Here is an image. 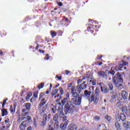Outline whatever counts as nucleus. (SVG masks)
Instances as JSON below:
<instances>
[{"label": "nucleus", "instance_id": "nucleus-31", "mask_svg": "<svg viewBox=\"0 0 130 130\" xmlns=\"http://www.w3.org/2000/svg\"><path fill=\"white\" fill-rule=\"evenodd\" d=\"M115 127H116L117 129H118V130H120L121 129L120 125L119 124V123L116 122L115 123Z\"/></svg>", "mask_w": 130, "mask_h": 130}, {"label": "nucleus", "instance_id": "nucleus-23", "mask_svg": "<svg viewBox=\"0 0 130 130\" xmlns=\"http://www.w3.org/2000/svg\"><path fill=\"white\" fill-rule=\"evenodd\" d=\"M58 110L59 116L60 117H62L64 115V114H63V111H62V110H61V109H60V108H58Z\"/></svg>", "mask_w": 130, "mask_h": 130}, {"label": "nucleus", "instance_id": "nucleus-32", "mask_svg": "<svg viewBox=\"0 0 130 130\" xmlns=\"http://www.w3.org/2000/svg\"><path fill=\"white\" fill-rule=\"evenodd\" d=\"M57 93H58V90L57 89L53 90V92H52V97H53L55 94H57Z\"/></svg>", "mask_w": 130, "mask_h": 130}, {"label": "nucleus", "instance_id": "nucleus-6", "mask_svg": "<svg viewBox=\"0 0 130 130\" xmlns=\"http://www.w3.org/2000/svg\"><path fill=\"white\" fill-rule=\"evenodd\" d=\"M86 81H84L80 85L77 86L78 90H85L87 88V85L85 84Z\"/></svg>", "mask_w": 130, "mask_h": 130}, {"label": "nucleus", "instance_id": "nucleus-10", "mask_svg": "<svg viewBox=\"0 0 130 130\" xmlns=\"http://www.w3.org/2000/svg\"><path fill=\"white\" fill-rule=\"evenodd\" d=\"M101 91L102 92H104V93H105V94H107V93L109 92V89H108L106 86H101Z\"/></svg>", "mask_w": 130, "mask_h": 130}, {"label": "nucleus", "instance_id": "nucleus-33", "mask_svg": "<svg viewBox=\"0 0 130 130\" xmlns=\"http://www.w3.org/2000/svg\"><path fill=\"white\" fill-rule=\"evenodd\" d=\"M116 98V95H113L111 96V99H110V102H111L112 103H113V102H114L113 100H115V99Z\"/></svg>", "mask_w": 130, "mask_h": 130}, {"label": "nucleus", "instance_id": "nucleus-61", "mask_svg": "<svg viewBox=\"0 0 130 130\" xmlns=\"http://www.w3.org/2000/svg\"><path fill=\"white\" fill-rule=\"evenodd\" d=\"M93 82V80L92 79H88L87 83H92Z\"/></svg>", "mask_w": 130, "mask_h": 130}, {"label": "nucleus", "instance_id": "nucleus-1", "mask_svg": "<svg viewBox=\"0 0 130 130\" xmlns=\"http://www.w3.org/2000/svg\"><path fill=\"white\" fill-rule=\"evenodd\" d=\"M117 75L118 76L117 78H116V79L115 78H113V82L115 85H116L118 90H121L123 88L122 85L117 83H122L123 82V79L121 78V75H120L119 73H117Z\"/></svg>", "mask_w": 130, "mask_h": 130}, {"label": "nucleus", "instance_id": "nucleus-43", "mask_svg": "<svg viewBox=\"0 0 130 130\" xmlns=\"http://www.w3.org/2000/svg\"><path fill=\"white\" fill-rule=\"evenodd\" d=\"M108 87H109L110 90H113V85H112V84H109Z\"/></svg>", "mask_w": 130, "mask_h": 130}, {"label": "nucleus", "instance_id": "nucleus-48", "mask_svg": "<svg viewBox=\"0 0 130 130\" xmlns=\"http://www.w3.org/2000/svg\"><path fill=\"white\" fill-rule=\"evenodd\" d=\"M73 92H76V90H75V87H72L71 88V93H73Z\"/></svg>", "mask_w": 130, "mask_h": 130}, {"label": "nucleus", "instance_id": "nucleus-51", "mask_svg": "<svg viewBox=\"0 0 130 130\" xmlns=\"http://www.w3.org/2000/svg\"><path fill=\"white\" fill-rule=\"evenodd\" d=\"M109 74H110L111 75H112L113 76V75H114V71H109Z\"/></svg>", "mask_w": 130, "mask_h": 130}, {"label": "nucleus", "instance_id": "nucleus-4", "mask_svg": "<svg viewBox=\"0 0 130 130\" xmlns=\"http://www.w3.org/2000/svg\"><path fill=\"white\" fill-rule=\"evenodd\" d=\"M47 108V106L46 105H41L39 104L38 106V110L40 112H45V110H46V109Z\"/></svg>", "mask_w": 130, "mask_h": 130}, {"label": "nucleus", "instance_id": "nucleus-36", "mask_svg": "<svg viewBox=\"0 0 130 130\" xmlns=\"http://www.w3.org/2000/svg\"><path fill=\"white\" fill-rule=\"evenodd\" d=\"M105 117L108 121H111V117L108 116V115H106Z\"/></svg>", "mask_w": 130, "mask_h": 130}, {"label": "nucleus", "instance_id": "nucleus-57", "mask_svg": "<svg viewBox=\"0 0 130 130\" xmlns=\"http://www.w3.org/2000/svg\"><path fill=\"white\" fill-rule=\"evenodd\" d=\"M48 130H54L51 126H49Z\"/></svg>", "mask_w": 130, "mask_h": 130}, {"label": "nucleus", "instance_id": "nucleus-13", "mask_svg": "<svg viewBox=\"0 0 130 130\" xmlns=\"http://www.w3.org/2000/svg\"><path fill=\"white\" fill-rule=\"evenodd\" d=\"M106 126L104 124H102L98 127V130H106Z\"/></svg>", "mask_w": 130, "mask_h": 130}, {"label": "nucleus", "instance_id": "nucleus-41", "mask_svg": "<svg viewBox=\"0 0 130 130\" xmlns=\"http://www.w3.org/2000/svg\"><path fill=\"white\" fill-rule=\"evenodd\" d=\"M59 92H60L61 95H63L64 91H63V89H62V87L59 88Z\"/></svg>", "mask_w": 130, "mask_h": 130}, {"label": "nucleus", "instance_id": "nucleus-29", "mask_svg": "<svg viewBox=\"0 0 130 130\" xmlns=\"http://www.w3.org/2000/svg\"><path fill=\"white\" fill-rule=\"evenodd\" d=\"M32 96V93L31 92H28L27 96L25 98L26 100H29L30 99V98Z\"/></svg>", "mask_w": 130, "mask_h": 130}, {"label": "nucleus", "instance_id": "nucleus-38", "mask_svg": "<svg viewBox=\"0 0 130 130\" xmlns=\"http://www.w3.org/2000/svg\"><path fill=\"white\" fill-rule=\"evenodd\" d=\"M122 112H126V111H127V107H126V106H124L122 107Z\"/></svg>", "mask_w": 130, "mask_h": 130}, {"label": "nucleus", "instance_id": "nucleus-39", "mask_svg": "<svg viewBox=\"0 0 130 130\" xmlns=\"http://www.w3.org/2000/svg\"><path fill=\"white\" fill-rule=\"evenodd\" d=\"M54 127L56 129H57V128H58V127H59V125L58 124V122H55V123H54Z\"/></svg>", "mask_w": 130, "mask_h": 130}, {"label": "nucleus", "instance_id": "nucleus-56", "mask_svg": "<svg viewBox=\"0 0 130 130\" xmlns=\"http://www.w3.org/2000/svg\"><path fill=\"white\" fill-rule=\"evenodd\" d=\"M65 73H66V75H69L70 74V72L68 70H66Z\"/></svg>", "mask_w": 130, "mask_h": 130}, {"label": "nucleus", "instance_id": "nucleus-11", "mask_svg": "<svg viewBox=\"0 0 130 130\" xmlns=\"http://www.w3.org/2000/svg\"><path fill=\"white\" fill-rule=\"evenodd\" d=\"M121 96L123 99L125 100L127 99V96H128V94H127V92L125 91V90H123L121 93Z\"/></svg>", "mask_w": 130, "mask_h": 130}, {"label": "nucleus", "instance_id": "nucleus-52", "mask_svg": "<svg viewBox=\"0 0 130 130\" xmlns=\"http://www.w3.org/2000/svg\"><path fill=\"white\" fill-rule=\"evenodd\" d=\"M57 5L59 6V7H62V3H61V2L58 3Z\"/></svg>", "mask_w": 130, "mask_h": 130}, {"label": "nucleus", "instance_id": "nucleus-59", "mask_svg": "<svg viewBox=\"0 0 130 130\" xmlns=\"http://www.w3.org/2000/svg\"><path fill=\"white\" fill-rule=\"evenodd\" d=\"M92 84L93 86H95V85H96V82L95 81L93 80Z\"/></svg>", "mask_w": 130, "mask_h": 130}, {"label": "nucleus", "instance_id": "nucleus-25", "mask_svg": "<svg viewBox=\"0 0 130 130\" xmlns=\"http://www.w3.org/2000/svg\"><path fill=\"white\" fill-rule=\"evenodd\" d=\"M90 94H91V92H89L88 91V90L84 91V95L86 97H87V98H89V97H90Z\"/></svg>", "mask_w": 130, "mask_h": 130}, {"label": "nucleus", "instance_id": "nucleus-19", "mask_svg": "<svg viewBox=\"0 0 130 130\" xmlns=\"http://www.w3.org/2000/svg\"><path fill=\"white\" fill-rule=\"evenodd\" d=\"M24 107H26V110H30L31 109V104L29 103H25L24 106Z\"/></svg>", "mask_w": 130, "mask_h": 130}, {"label": "nucleus", "instance_id": "nucleus-58", "mask_svg": "<svg viewBox=\"0 0 130 130\" xmlns=\"http://www.w3.org/2000/svg\"><path fill=\"white\" fill-rule=\"evenodd\" d=\"M58 97H59V94H57L54 96V98H58Z\"/></svg>", "mask_w": 130, "mask_h": 130}, {"label": "nucleus", "instance_id": "nucleus-60", "mask_svg": "<svg viewBox=\"0 0 130 130\" xmlns=\"http://www.w3.org/2000/svg\"><path fill=\"white\" fill-rule=\"evenodd\" d=\"M25 119H26V117H25V116H23V117L21 118V120H24Z\"/></svg>", "mask_w": 130, "mask_h": 130}, {"label": "nucleus", "instance_id": "nucleus-15", "mask_svg": "<svg viewBox=\"0 0 130 130\" xmlns=\"http://www.w3.org/2000/svg\"><path fill=\"white\" fill-rule=\"evenodd\" d=\"M98 76H100V77H102L103 78H105L106 77V74L104 71H99L98 73Z\"/></svg>", "mask_w": 130, "mask_h": 130}, {"label": "nucleus", "instance_id": "nucleus-47", "mask_svg": "<svg viewBox=\"0 0 130 130\" xmlns=\"http://www.w3.org/2000/svg\"><path fill=\"white\" fill-rule=\"evenodd\" d=\"M94 88H95V87H94V86H90L89 87V90H90V92H94Z\"/></svg>", "mask_w": 130, "mask_h": 130}, {"label": "nucleus", "instance_id": "nucleus-62", "mask_svg": "<svg viewBox=\"0 0 130 130\" xmlns=\"http://www.w3.org/2000/svg\"><path fill=\"white\" fill-rule=\"evenodd\" d=\"M29 114L28 112H25L24 114H22L23 116H26V115H28Z\"/></svg>", "mask_w": 130, "mask_h": 130}, {"label": "nucleus", "instance_id": "nucleus-42", "mask_svg": "<svg viewBox=\"0 0 130 130\" xmlns=\"http://www.w3.org/2000/svg\"><path fill=\"white\" fill-rule=\"evenodd\" d=\"M99 93H100V91L98 90V88H97L96 87L95 90V95H96V96H98V95H99Z\"/></svg>", "mask_w": 130, "mask_h": 130}, {"label": "nucleus", "instance_id": "nucleus-7", "mask_svg": "<svg viewBox=\"0 0 130 130\" xmlns=\"http://www.w3.org/2000/svg\"><path fill=\"white\" fill-rule=\"evenodd\" d=\"M82 102V99L80 97L76 98L74 101V104L75 105H80Z\"/></svg>", "mask_w": 130, "mask_h": 130}, {"label": "nucleus", "instance_id": "nucleus-45", "mask_svg": "<svg viewBox=\"0 0 130 130\" xmlns=\"http://www.w3.org/2000/svg\"><path fill=\"white\" fill-rule=\"evenodd\" d=\"M33 123L35 126H37V121H36L35 118H34Z\"/></svg>", "mask_w": 130, "mask_h": 130}, {"label": "nucleus", "instance_id": "nucleus-14", "mask_svg": "<svg viewBox=\"0 0 130 130\" xmlns=\"http://www.w3.org/2000/svg\"><path fill=\"white\" fill-rule=\"evenodd\" d=\"M47 98H44L40 100V101H41L40 104L45 105V104H46V102H47Z\"/></svg>", "mask_w": 130, "mask_h": 130}, {"label": "nucleus", "instance_id": "nucleus-27", "mask_svg": "<svg viewBox=\"0 0 130 130\" xmlns=\"http://www.w3.org/2000/svg\"><path fill=\"white\" fill-rule=\"evenodd\" d=\"M15 110H16V106L14 105L13 107V106L11 105L10 106V111H11V112L14 113V112H15Z\"/></svg>", "mask_w": 130, "mask_h": 130}, {"label": "nucleus", "instance_id": "nucleus-22", "mask_svg": "<svg viewBox=\"0 0 130 130\" xmlns=\"http://www.w3.org/2000/svg\"><path fill=\"white\" fill-rule=\"evenodd\" d=\"M90 100L93 102H95V103H97L98 101V99L97 98H95V96L92 94L91 96Z\"/></svg>", "mask_w": 130, "mask_h": 130}, {"label": "nucleus", "instance_id": "nucleus-20", "mask_svg": "<svg viewBox=\"0 0 130 130\" xmlns=\"http://www.w3.org/2000/svg\"><path fill=\"white\" fill-rule=\"evenodd\" d=\"M2 116H6L8 114V110L7 109L3 108L2 110Z\"/></svg>", "mask_w": 130, "mask_h": 130}, {"label": "nucleus", "instance_id": "nucleus-64", "mask_svg": "<svg viewBox=\"0 0 130 130\" xmlns=\"http://www.w3.org/2000/svg\"><path fill=\"white\" fill-rule=\"evenodd\" d=\"M98 66H102V64H103V62H98Z\"/></svg>", "mask_w": 130, "mask_h": 130}, {"label": "nucleus", "instance_id": "nucleus-3", "mask_svg": "<svg viewBox=\"0 0 130 130\" xmlns=\"http://www.w3.org/2000/svg\"><path fill=\"white\" fill-rule=\"evenodd\" d=\"M121 62L122 64H120L116 66L115 70L117 71V72H118V71H121L123 66H127V64H128V62L124 61L123 60H121Z\"/></svg>", "mask_w": 130, "mask_h": 130}, {"label": "nucleus", "instance_id": "nucleus-35", "mask_svg": "<svg viewBox=\"0 0 130 130\" xmlns=\"http://www.w3.org/2000/svg\"><path fill=\"white\" fill-rule=\"evenodd\" d=\"M51 35L52 36V38H54L56 36V32L55 31H51Z\"/></svg>", "mask_w": 130, "mask_h": 130}, {"label": "nucleus", "instance_id": "nucleus-40", "mask_svg": "<svg viewBox=\"0 0 130 130\" xmlns=\"http://www.w3.org/2000/svg\"><path fill=\"white\" fill-rule=\"evenodd\" d=\"M44 86V83H41L39 85H38V88L39 89H42Z\"/></svg>", "mask_w": 130, "mask_h": 130}, {"label": "nucleus", "instance_id": "nucleus-18", "mask_svg": "<svg viewBox=\"0 0 130 130\" xmlns=\"http://www.w3.org/2000/svg\"><path fill=\"white\" fill-rule=\"evenodd\" d=\"M68 126V122H66L64 124H61L60 125V128L63 130L66 129Z\"/></svg>", "mask_w": 130, "mask_h": 130}, {"label": "nucleus", "instance_id": "nucleus-44", "mask_svg": "<svg viewBox=\"0 0 130 130\" xmlns=\"http://www.w3.org/2000/svg\"><path fill=\"white\" fill-rule=\"evenodd\" d=\"M51 112H52V113H55V112H56V108H51Z\"/></svg>", "mask_w": 130, "mask_h": 130}, {"label": "nucleus", "instance_id": "nucleus-49", "mask_svg": "<svg viewBox=\"0 0 130 130\" xmlns=\"http://www.w3.org/2000/svg\"><path fill=\"white\" fill-rule=\"evenodd\" d=\"M66 96L67 98H68V99H70V93L67 92L66 93Z\"/></svg>", "mask_w": 130, "mask_h": 130}, {"label": "nucleus", "instance_id": "nucleus-2", "mask_svg": "<svg viewBox=\"0 0 130 130\" xmlns=\"http://www.w3.org/2000/svg\"><path fill=\"white\" fill-rule=\"evenodd\" d=\"M74 109L75 108L74 105L72 103V102L69 101L65 105L64 112L65 114H68V113H73Z\"/></svg>", "mask_w": 130, "mask_h": 130}, {"label": "nucleus", "instance_id": "nucleus-50", "mask_svg": "<svg viewBox=\"0 0 130 130\" xmlns=\"http://www.w3.org/2000/svg\"><path fill=\"white\" fill-rule=\"evenodd\" d=\"M7 101H8V99H5L4 101H3V105H6V104L7 103Z\"/></svg>", "mask_w": 130, "mask_h": 130}, {"label": "nucleus", "instance_id": "nucleus-34", "mask_svg": "<svg viewBox=\"0 0 130 130\" xmlns=\"http://www.w3.org/2000/svg\"><path fill=\"white\" fill-rule=\"evenodd\" d=\"M34 97L37 99L38 98V91H36L34 93Z\"/></svg>", "mask_w": 130, "mask_h": 130}, {"label": "nucleus", "instance_id": "nucleus-9", "mask_svg": "<svg viewBox=\"0 0 130 130\" xmlns=\"http://www.w3.org/2000/svg\"><path fill=\"white\" fill-rule=\"evenodd\" d=\"M86 79H90V75H85L83 76L82 79H79L77 80L78 84H80L81 82L84 81V80H86Z\"/></svg>", "mask_w": 130, "mask_h": 130}, {"label": "nucleus", "instance_id": "nucleus-63", "mask_svg": "<svg viewBox=\"0 0 130 130\" xmlns=\"http://www.w3.org/2000/svg\"><path fill=\"white\" fill-rule=\"evenodd\" d=\"M66 120H67V117H63L62 118V121H66Z\"/></svg>", "mask_w": 130, "mask_h": 130}, {"label": "nucleus", "instance_id": "nucleus-8", "mask_svg": "<svg viewBox=\"0 0 130 130\" xmlns=\"http://www.w3.org/2000/svg\"><path fill=\"white\" fill-rule=\"evenodd\" d=\"M27 125V121H23L22 122L21 125H20V130H25Z\"/></svg>", "mask_w": 130, "mask_h": 130}, {"label": "nucleus", "instance_id": "nucleus-17", "mask_svg": "<svg viewBox=\"0 0 130 130\" xmlns=\"http://www.w3.org/2000/svg\"><path fill=\"white\" fill-rule=\"evenodd\" d=\"M119 118L120 119H121V120L122 121H124V120H125V119H126V117H125V115H124V114H123V113H121L120 114V116L119 117Z\"/></svg>", "mask_w": 130, "mask_h": 130}, {"label": "nucleus", "instance_id": "nucleus-55", "mask_svg": "<svg viewBox=\"0 0 130 130\" xmlns=\"http://www.w3.org/2000/svg\"><path fill=\"white\" fill-rule=\"evenodd\" d=\"M27 120L28 121H30V120H31V116H27Z\"/></svg>", "mask_w": 130, "mask_h": 130}, {"label": "nucleus", "instance_id": "nucleus-26", "mask_svg": "<svg viewBox=\"0 0 130 130\" xmlns=\"http://www.w3.org/2000/svg\"><path fill=\"white\" fill-rule=\"evenodd\" d=\"M71 93L72 94L73 97H74V98H78L79 94L78 93V92H77V91H74L73 92H71Z\"/></svg>", "mask_w": 130, "mask_h": 130}, {"label": "nucleus", "instance_id": "nucleus-21", "mask_svg": "<svg viewBox=\"0 0 130 130\" xmlns=\"http://www.w3.org/2000/svg\"><path fill=\"white\" fill-rule=\"evenodd\" d=\"M90 100L93 102H95V103H97L98 101V99L97 98H95V96L92 94L91 96Z\"/></svg>", "mask_w": 130, "mask_h": 130}, {"label": "nucleus", "instance_id": "nucleus-46", "mask_svg": "<svg viewBox=\"0 0 130 130\" xmlns=\"http://www.w3.org/2000/svg\"><path fill=\"white\" fill-rule=\"evenodd\" d=\"M45 124H46V120H45L41 122V125L42 126H44Z\"/></svg>", "mask_w": 130, "mask_h": 130}, {"label": "nucleus", "instance_id": "nucleus-28", "mask_svg": "<svg viewBox=\"0 0 130 130\" xmlns=\"http://www.w3.org/2000/svg\"><path fill=\"white\" fill-rule=\"evenodd\" d=\"M43 118L44 120H47V119H50V114H49L48 115H46V114H45L44 115Z\"/></svg>", "mask_w": 130, "mask_h": 130}, {"label": "nucleus", "instance_id": "nucleus-12", "mask_svg": "<svg viewBox=\"0 0 130 130\" xmlns=\"http://www.w3.org/2000/svg\"><path fill=\"white\" fill-rule=\"evenodd\" d=\"M68 130H77V125L76 124H71L69 126Z\"/></svg>", "mask_w": 130, "mask_h": 130}, {"label": "nucleus", "instance_id": "nucleus-24", "mask_svg": "<svg viewBox=\"0 0 130 130\" xmlns=\"http://www.w3.org/2000/svg\"><path fill=\"white\" fill-rule=\"evenodd\" d=\"M53 119L54 121L58 122L57 121L58 120V114H55L53 117Z\"/></svg>", "mask_w": 130, "mask_h": 130}, {"label": "nucleus", "instance_id": "nucleus-53", "mask_svg": "<svg viewBox=\"0 0 130 130\" xmlns=\"http://www.w3.org/2000/svg\"><path fill=\"white\" fill-rule=\"evenodd\" d=\"M56 78H57V79H58V80H61V76L59 77L58 75H56Z\"/></svg>", "mask_w": 130, "mask_h": 130}, {"label": "nucleus", "instance_id": "nucleus-37", "mask_svg": "<svg viewBox=\"0 0 130 130\" xmlns=\"http://www.w3.org/2000/svg\"><path fill=\"white\" fill-rule=\"evenodd\" d=\"M44 93H40V95H39V100H41L42 99H43V97H44Z\"/></svg>", "mask_w": 130, "mask_h": 130}, {"label": "nucleus", "instance_id": "nucleus-5", "mask_svg": "<svg viewBox=\"0 0 130 130\" xmlns=\"http://www.w3.org/2000/svg\"><path fill=\"white\" fill-rule=\"evenodd\" d=\"M123 127L125 130H129L130 129V122L125 121L123 123Z\"/></svg>", "mask_w": 130, "mask_h": 130}, {"label": "nucleus", "instance_id": "nucleus-30", "mask_svg": "<svg viewBox=\"0 0 130 130\" xmlns=\"http://www.w3.org/2000/svg\"><path fill=\"white\" fill-rule=\"evenodd\" d=\"M123 104H122V102L119 101L116 104V107H120V106H122Z\"/></svg>", "mask_w": 130, "mask_h": 130}, {"label": "nucleus", "instance_id": "nucleus-16", "mask_svg": "<svg viewBox=\"0 0 130 130\" xmlns=\"http://www.w3.org/2000/svg\"><path fill=\"white\" fill-rule=\"evenodd\" d=\"M69 101H68V98H63L61 101V105H67V103H68Z\"/></svg>", "mask_w": 130, "mask_h": 130}, {"label": "nucleus", "instance_id": "nucleus-54", "mask_svg": "<svg viewBox=\"0 0 130 130\" xmlns=\"http://www.w3.org/2000/svg\"><path fill=\"white\" fill-rule=\"evenodd\" d=\"M94 118L95 120H99V119H100V117L99 116H95Z\"/></svg>", "mask_w": 130, "mask_h": 130}]
</instances>
